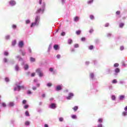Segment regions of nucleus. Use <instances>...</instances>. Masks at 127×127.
<instances>
[{
    "mask_svg": "<svg viewBox=\"0 0 127 127\" xmlns=\"http://www.w3.org/2000/svg\"><path fill=\"white\" fill-rule=\"evenodd\" d=\"M39 19H40V17L39 16H36L35 18V22L31 23V27H33L34 25H38L39 24Z\"/></svg>",
    "mask_w": 127,
    "mask_h": 127,
    "instance_id": "f257e3e1",
    "label": "nucleus"
},
{
    "mask_svg": "<svg viewBox=\"0 0 127 127\" xmlns=\"http://www.w3.org/2000/svg\"><path fill=\"white\" fill-rule=\"evenodd\" d=\"M44 9H45V4H43L42 9L40 8L37 10L36 13H40V12H42V13H43Z\"/></svg>",
    "mask_w": 127,
    "mask_h": 127,
    "instance_id": "f03ea898",
    "label": "nucleus"
},
{
    "mask_svg": "<svg viewBox=\"0 0 127 127\" xmlns=\"http://www.w3.org/2000/svg\"><path fill=\"white\" fill-rule=\"evenodd\" d=\"M36 72L39 74L40 77H42L43 76V73L41 72L40 69L38 68L36 69Z\"/></svg>",
    "mask_w": 127,
    "mask_h": 127,
    "instance_id": "7ed1b4c3",
    "label": "nucleus"
},
{
    "mask_svg": "<svg viewBox=\"0 0 127 127\" xmlns=\"http://www.w3.org/2000/svg\"><path fill=\"white\" fill-rule=\"evenodd\" d=\"M74 96V94L72 93H70L68 94V96L66 97L67 100H71L72 97Z\"/></svg>",
    "mask_w": 127,
    "mask_h": 127,
    "instance_id": "20e7f679",
    "label": "nucleus"
},
{
    "mask_svg": "<svg viewBox=\"0 0 127 127\" xmlns=\"http://www.w3.org/2000/svg\"><path fill=\"white\" fill-rule=\"evenodd\" d=\"M23 45H24L23 41H21L19 42V44H18L19 47H20L21 48L23 47Z\"/></svg>",
    "mask_w": 127,
    "mask_h": 127,
    "instance_id": "39448f33",
    "label": "nucleus"
},
{
    "mask_svg": "<svg viewBox=\"0 0 127 127\" xmlns=\"http://www.w3.org/2000/svg\"><path fill=\"white\" fill-rule=\"evenodd\" d=\"M51 109H56V104L55 103H52L50 105Z\"/></svg>",
    "mask_w": 127,
    "mask_h": 127,
    "instance_id": "423d86ee",
    "label": "nucleus"
},
{
    "mask_svg": "<svg viewBox=\"0 0 127 127\" xmlns=\"http://www.w3.org/2000/svg\"><path fill=\"white\" fill-rule=\"evenodd\" d=\"M56 90L57 91H60L62 90V87H61V85H58L56 88Z\"/></svg>",
    "mask_w": 127,
    "mask_h": 127,
    "instance_id": "0eeeda50",
    "label": "nucleus"
},
{
    "mask_svg": "<svg viewBox=\"0 0 127 127\" xmlns=\"http://www.w3.org/2000/svg\"><path fill=\"white\" fill-rule=\"evenodd\" d=\"M54 49L55 50H59V46L58 45H55L54 46Z\"/></svg>",
    "mask_w": 127,
    "mask_h": 127,
    "instance_id": "6e6552de",
    "label": "nucleus"
},
{
    "mask_svg": "<svg viewBox=\"0 0 127 127\" xmlns=\"http://www.w3.org/2000/svg\"><path fill=\"white\" fill-rule=\"evenodd\" d=\"M18 91H20V89H24V86H17Z\"/></svg>",
    "mask_w": 127,
    "mask_h": 127,
    "instance_id": "1a4fd4ad",
    "label": "nucleus"
},
{
    "mask_svg": "<svg viewBox=\"0 0 127 127\" xmlns=\"http://www.w3.org/2000/svg\"><path fill=\"white\" fill-rule=\"evenodd\" d=\"M9 3L11 5H15V1L11 0V1H9Z\"/></svg>",
    "mask_w": 127,
    "mask_h": 127,
    "instance_id": "9d476101",
    "label": "nucleus"
},
{
    "mask_svg": "<svg viewBox=\"0 0 127 127\" xmlns=\"http://www.w3.org/2000/svg\"><path fill=\"white\" fill-rule=\"evenodd\" d=\"M9 107H13L14 106V103L13 102H9L8 104Z\"/></svg>",
    "mask_w": 127,
    "mask_h": 127,
    "instance_id": "9b49d317",
    "label": "nucleus"
},
{
    "mask_svg": "<svg viewBox=\"0 0 127 127\" xmlns=\"http://www.w3.org/2000/svg\"><path fill=\"white\" fill-rule=\"evenodd\" d=\"M74 21H79V17L76 16L74 17Z\"/></svg>",
    "mask_w": 127,
    "mask_h": 127,
    "instance_id": "f8f14e48",
    "label": "nucleus"
},
{
    "mask_svg": "<svg viewBox=\"0 0 127 127\" xmlns=\"http://www.w3.org/2000/svg\"><path fill=\"white\" fill-rule=\"evenodd\" d=\"M15 70H16V71H18L19 70V66L18 65H16L15 66Z\"/></svg>",
    "mask_w": 127,
    "mask_h": 127,
    "instance_id": "ddd939ff",
    "label": "nucleus"
},
{
    "mask_svg": "<svg viewBox=\"0 0 127 127\" xmlns=\"http://www.w3.org/2000/svg\"><path fill=\"white\" fill-rule=\"evenodd\" d=\"M68 44H72V43H73V40H72L71 39H69L68 40Z\"/></svg>",
    "mask_w": 127,
    "mask_h": 127,
    "instance_id": "4468645a",
    "label": "nucleus"
},
{
    "mask_svg": "<svg viewBox=\"0 0 127 127\" xmlns=\"http://www.w3.org/2000/svg\"><path fill=\"white\" fill-rule=\"evenodd\" d=\"M30 60L31 62H35V61H36L35 59H34V58H32V57H31L30 58Z\"/></svg>",
    "mask_w": 127,
    "mask_h": 127,
    "instance_id": "2eb2a0df",
    "label": "nucleus"
},
{
    "mask_svg": "<svg viewBox=\"0 0 127 127\" xmlns=\"http://www.w3.org/2000/svg\"><path fill=\"white\" fill-rule=\"evenodd\" d=\"M124 99H125V96L124 95H121L120 96V100L121 101H123V100H124Z\"/></svg>",
    "mask_w": 127,
    "mask_h": 127,
    "instance_id": "dca6fc26",
    "label": "nucleus"
},
{
    "mask_svg": "<svg viewBox=\"0 0 127 127\" xmlns=\"http://www.w3.org/2000/svg\"><path fill=\"white\" fill-rule=\"evenodd\" d=\"M75 33L77 34V35H80L81 34V30L76 31Z\"/></svg>",
    "mask_w": 127,
    "mask_h": 127,
    "instance_id": "f3484780",
    "label": "nucleus"
},
{
    "mask_svg": "<svg viewBox=\"0 0 127 127\" xmlns=\"http://www.w3.org/2000/svg\"><path fill=\"white\" fill-rule=\"evenodd\" d=\"M24 68L25 70H27V69L29 68L28 64H25L24 66Z\"/></svg>",
    "mask_w": 127,
    "mask_h": 127,
    "instance_id": "a211bd4d",
    "label": "nucleus"
},
{
    "mask_svg": "<svg viewBox=\"0 0 127 127\" xmlns=\"http://www.w3.org/2000/svg\"><path fill=\"white\" fill-rule=\"evenodd\" d=\"M72 109L74 112H76L78 110V106H74Z\"/></svg>",
    "mask_w": 127,
    "mask_h": 127,
    "instance_id": "6ab92c4d",
    "label": "nucleus"
},
{
    "mask_svg": "<svg viewBox=\"0 0 127 127\" xmlns=\"http://www.w3.org/2000/svg\"><path fill=\"white\" fill-rule=\"evenodd\" d=\"M90 78H91V79L94 78V73H90Z\"/></svg>",
    "mask_w": 127,
    "mask_h": 127,
    "instance_id": "aec40b11",
    "label": "nucleus"
},
{
    "mask_svg": "<svg viewBox=\"0 0 127 127\" xmlns=\"http://www.w3.org/2000/svg\"><path fill=\"white\" fill-rule=\"evenodd\" d=\"M15 44H16V41H15V40L13 41L12 42V46H14V45H15Z\"/></svg>",
    "mask_w": 127,
    "mask_h": 127,
    "instance_id": "412c9836",
    "label": "nucleus"
},
{
    "mask_svg": "<svg viewBox=\"0 0 127 127\" xmlns=\"http://www.w3.org/2000/svg\"><path fill=\"white\" fill-rule=\"evenodd\" d=\"M88 48L90 50H93V49H94V46H93V45H91L88 47Z\"/></svg>",
    "mask_w": 127,
    "mask_h": 127,
    "instance_id": "4be33fe9",
    "label": "nucleus"
},
{
    "mask_svg": "<svg viewBox=\"0 0 127 127\" xmlns=\"http://www.w3.org/2000/svg\"><path fill=\"white\" fill-rule=\"evenodd\" d=\"M1 106L3 107V108H5V107H6V104H5V103L3 102L1 104Z\"/></svg>",
    "mask_w": 127,
    "mask_h": 127,
    "instance_id": "5701e85b",
    "label": "nucleus"
},
{
    "mask_svg": "<svg viewBox=\"0 0 127 127\" xmlns=\"http://www.w3.org/2000/svg\"><path fill=\"white\" fill-rule=\"evenodd\" d=\"M124 25H125V24L123 23H121L120 24V27L122 28L124 27Z\"/></svg>",
    "mask_w": 127,
    "mask_h": 127,
    "instance_id": "b1692460",
    "label": "nucleus"
},
{
    "mask_svg": "<svg viewBox=\"0 0 127 127\" xmlns=\"http://www.w3.org/2000/svg\"><path fill=\"white\" fill-rule=\"evenodd\" d=\"M25 116H26V117H29V113L28 111L25 112Z\"/></svg>",
    "mask_w": 127,
    "mask_h": 127,
    "instance_id": "393cba45",
    "label": "nucleus"
},
{
    "mask_svg": "<svg viewBox=\"0 0 127 127\" xmlns=\"http://www.w3.org/2000/svg\"><path fill=\"white\" fill-rule=\"evenodd\" d=\"M115 72H116V73H119L120 72V68H117L115 69Z\"/></svg>",
    "mask_w": 127,
    "mask_h": 127,
    "instance_id": "a878e982",
    "label": "nucleus"
},
{
    "mask_svg": "<svg viewBox=\"0 0 127 127\" xmlns=\"http://www.w3.org/2000/svg\"><path fill=\"white\" fill-rule=\"evenodd\" d=\"M47 86L48 87H51L52 86V83H48L47 84Z\"/></svg>",
    "mask_w": 127,
    "mask_h": 127,
    "instance_id": "bb28decb",
    "label": "nucleus"
},
{
    "mask_svg": "<svg viewBox=\"0 0 127 127\" xmlns=\"http://www.w3.org/2000/svg\"><path fill=\"white\" fill-rule=\"evenodd\" d=\"M3 62H4V63H7V59H6V58H4V59H3Z\"/></svg>",
    "mask_w": 127,
    "mask_h": 127,
    "instance_id": "cd10ccee",
    "label": "nucleus"
},
{
    "mask_svg": "<svg viewBox=\"0 0 127 127\" xmlns=\"http://www.w3.org/2000/svg\"><path fill=\"white\" fill-rule=\"evenodd\" d=\"M71 118L72 119H77V116H76V115H72Z\"/></svg>",
    "mask_w": 127,
    "mask_h": 127,
    "instance_id": "c85d7f7f",
    "label": "nucleus"
},
{
    "mask_svg": "<svg viewBox=\"0 0 127 127\" xmlns=\"http://www.w3.org/2000/svg\"><path fill=\"white\" fill-rule=\"evenodd\" d=\"M111 98L113 101H115V100H116V96L115 95H112Z\"/></svg>",
    "mask_w": 127,
    "mask_h": 127,
    "instance_id": "c756f323",
    "label": "nucleus"
},
{
    "mask_svg": "<svg viewBox=\"0 0 127 127\" xmlns=\"http://www.w3.org/2000/svg\"><path fill=\"white\" fill-rule=\"evenodd\" d=\"M116 14L117 15H119L120 14H121V11H117L116 12Z\"/></svg>",
    "mask_w": 127,
    "mask_h": 127,
    "instance_id": "7c9ffc66",
    "label": "nucleus"
},
{
    "mask_svg": "<svg viewBox=\"0 0 127 127\" xmlns=\"http://www.w3.org/2000/svg\"><path fill=\"white\" fill-rule=\"evenodd\" d=\"M30 124V123L29 122H28V121H27V122H26L25 123V126H29Z\"/></svg>",
    "mask_w": 127,
    "mask_h": 127,
    "instance_id": "2f4dec72",
    "label": "nucleus"
},
{
    "mask_svg": "<svg viewBox=\"0 0 127 127\" xmlns=\"http://www.w3.org/2000/svg\"><path fill=\"white\" fill-rule=\"evenodd\" d=\"M29 107V106L28 105H26L24 106V109H28Z\"/></svg>",
    "mask_w": 127,
    "mask_h": 127,
    "instance_id": "473e14b6",
    "label": "nucleus"
},
{
    "mask_svg": "<svg viewBox=\"0 0 127 127\" xmlns=\"http://www.w3.org/2000/svg\"><path fill=\"white\" fill-rule=\"evenodd\" d=\"M21 53H22V56H25V54H26V53L24 51H22Z\"/></svg>",
    "mask_w": 127,
    "mask_h": 127,
    "instance_id": "72a5a7b5",
    "label": "nucleus"
},
{
    "mask_svg": "<svg viewBox=\"0 0 127 127\" xmlns=\"http://www.w3.org/2000/svg\"><path fill=\"white\" fill-rule=\"evenodd\" d=\"M27 103V101H26V100H23V101H22V104L23 105H25V104H26Z\"/></svg>",
    "mask_w": 127,
    "mask_h": 127,
    "instance_id": "f704fd0d",
    "label": "nucleus"
},
{
    "mask_svg": "<svg viewBox=\"0 0 127 127\" xmlns=\"http://www.w3.org/2000/svg\"><path fill=\"white\" fill-rule=\"evenodd\" d=\"M59 121L60 122H63V121H64V119H63V118L61 117L60 118H59Z\"/></svg>",
    "mask_w": 127,
    "mask_h": 127,
    "instance_id": "c9c22d12",
    "label": "nucleus"
},
{
    "mask_svg": "<svg viewBox=\"0 0 127 127\" xmlns=\"http://www.w3.org/2000/svg\"><path fill=\"white\" fill-rule=\"evenodd\" d=\"M93 31H94V29H90L89 32V33H93Z\"/></svg>",
    "mask_w": 127,
    "mask_h": 127,
    "instance_id": "e433bc0d",
    "label": "nucleus"
},
{
    "mask_svg": "<svg viewBox=\"0 0 127 127\" xmlns=\"http://www.w3.org/2000/svg\"><path fill=\"white\" fill-rule=\"evenodd\" d=\"M74 47H75V48H78V47H79V44H75Z\"/></svg>",
    "mask_w": 127,
    "mask_h": 127,
    "instance_id": "4c0bfd02",
    "label": "nucleus"
},
{
    "mask_svg": "<svg viewBox=\"0 0 127 127\" xmlns=\"http://www.w3.org/2000/svg\"><path fill=\"white\" fill-rule=\"evenodd\" d=\"M49 71H50L51 72H53V71H54V69L53 67H51L49 69Z\"/></svg>",
    "mask_w": 127,
    "mask_h": 127,
    "instance_id": "58836bf2",
    "label": "nucleus"
},
{
    "mask_svg": "<svg viewBox=\"0 0 127 127\" xmlns=\"http://www.w3.org/2000/svg\"><path fill=\"white\" fill-rule=\"evenodd\" d=\"M90 18L91 19H94V18H95V17H94V15H91L90 16Z\"/></svg>",
    "mask_w": 127,
    "mask_h": 127,
    "instance_id": "ea45409f",
    "label": "nucleus"
},
{
    "mask_svg": "<svg viewBox=\"0 0 127 127\" xmlns=\"http://www.w3.org/2000/svg\"><path fill=\"white\" fill-rule=\"evenodd\" d=\"M114 67H119V64L116 63L114 64Z\"/></svg>",
    "mask_w": 127,
    "mask_h": 127,
    "instance_id": "a19ab883",
    "label": "nucleus"
},
{
    "mask_svg": "<svg viewBox=\"0 0 127 127\" xmlns=\"http://www.w3.org/2000/svg\"><path fill=\"white\" fill-rule=\"evenodd\" d=\"M127 113L126 112H123L122 114L123 116H126L127 115Z\"/></svg>",
    "mask_w": 127,
    "mask_h": 127,
    "instance_id": "79ce46f5",
    "label": "nucleus"
},
{
    "mask_svg": "<svg viewBox=\"0 0 127 127\" xmlns=\"http://www.w3.org/2000/svg\"><path fill=\"white\" fill-rule=\"evenodd\" d=\"M98 122H99V123H103V119H99L98 120Z\"/></svg>",
    "mask_w": 127,
    "mask_h": 127,
    "instance_id": "37998d69",
    "label": "nucleus"
},
{
    "mask_svg": "<svg viewBox=\"0 0 127 127\" xmlns=\"http://www.w3.org/2000/svg\"><path fill=\"white\" fill-rule=\"evenodd\" d=\"M5 81L6 82H9V79H8V78L5 77Z\"/></svg>",
    "mask_w": 127,
    "mask_h": 127,
    "instance_id": "c03bdc74",
    "label": "nucleus"
},
{
    "mask_svg": "<svg viewBox=\"0 0 127 127\" xmlns=\"http://www.w3.org/2000/svg\"><path fill=\"white\" fill-rule=\"evenodd\" d=\"M61 58V56L60 55H57V58L58 59H60Z\"/></svg>",
    "mask_w": 127,
    "mask_h": 127,
    "instance_id": "a18cd8bd",
    "label": "nucleus"
},
{
    "mask_svg": "<svg viewBox=\"0 0 127 127\" xmlns=\"http://www.w3.org/2000/svg\"><path fill=\"white\" fill-rule=\"evenodd\" d=\"M112 83H113V84H116V83H117V80L114 79V80L112 81Z\"/></svg>",
    "mask_w": 127,
    "mask_h": 127,
    "instance_id": "49530a36",
    "label": "nucleus"
},
{
    "mask_svg": "<svg viewBox=\"0 0 127 127\" xmlns=\"http://www.w3.org/2000/svg\"><path fill=\"white\" fill-rule=\"evenodd\" d=\"M4 55H5V56H7L8 55V53L4 52Z\"/></svg>",
    "mask_w": 127,
    "mask_h": 127,
    "instance_id": "de8ad7c7",
    "label": "nucleus"
},
{
    "mask_svg": "<svg viewBox=\"0 0 127 127\" xmlns=\"http://www.w3.org/2000/svg\"><path fill=\"white\" fill-rule=\"evenodd\" d=\"M26 24H28V23H30V21L29 20H27L26 21Z\"/></svg>",
    "mask_w": 127,
    "mask_h": 127,
    "instance_id": "09e8293b",
    "label": "nucleus"
},
{
    "mask_svg": "<svg viewBox=\"0 0 127 127\" xmlns=\"http://www.w3.org/2000/svg\"><path fill=\"white\" fill-rule=\"evenodd\" d=\"M12 28H13V29H15V28H16V25H13Z\"/></svg>",
    "mask_w": 127,
    "mask_h": 127,
    "instance_id": "8fccbe9b",
    "label": "nucleus"
},
{
    "mask_svg": "<svg viewBox=\"0 0 127 127\" xmlns=\"http://www.w3.org/2000/svg\"><path fill=\"white\" fill-rule=\"evenodd\" d=\"M85 40H86V38H85V37H82L81 38V41H85Z\"/></svg>",
    "mask_w": 127,
    "mask_h": 127,
    "instance_id": "3c124183",
    "label": "nucleus"
},
{
    "mask_svg": "<svg viewBox=\"0 0 127 127\" xmlns=\"http://www.w3.org/2000/svg\"><path fill=\"white\" fill-rule=\"evenodd\" d=\"M109 25V23H107L105 24V27H108Z\"/></svg>",
    "mask_w": 127,
    "mask_h": 127,
    "instance_id": "603ef678",
    "label": "nucleus"
},
{
    "mask_svg": "<svg viewBox=\"0 0 127 127\" xmlns=\"http://www.w3.org/2000/svg\"><path fill=\"white\" fill-rule=\"evenodd\" d=\"M37 88L36 87H32V90H33L34 91H36V90H37Z\"/></svg>",
    "mask_w": 127,
    "mask_h": 127,
    "instance_id": "864d4df0",
    "label": "nucleus"
},
{
    "mask_svg": "<svg viewBox=\"0 0 127 127\" xmlns=\"http://www.w3.org/2000/svg\"><path fill=\"white\" fill-rule=\"evenodd\" d=\"M28 51L30 52V53H31L32 51H31V49L30 48H28Z\"/></svg>",
    "mask_w": 127,
    "mask_h": 127,
    "instance_id": "5fc2aeb1",
    "label": "nucleus"
},
{
    "mask_svg": "<svg viewBox=\"0 0 127 127\" xmlns=\"http://www.w3.org/2000/svg\"><path fill=\"white\" fill-rule=\"evenodd\" d=\"M35 76V73L33 72L31 74V77H34Z\"/></svg>",
    "mask_w": 127,
    "mask_h": 127,
    "instance_id": "6e6d98bb",
    "label": "nucleus"
},
{
    "mask_svg": "<svg viewBox=\"0 0 127 127\" xmlns=\"http://www.w3.org/2000/svg\"><path fill=\"white\" fill-rule=\"evenodd\" d=\"M65 34V32H63L62 33L61 35L62 36H64Z\"/></svg>",
    "mask_w": 127,
    "mask_h": 127,
    "instance_id": "4d7b16f0",
    "label": "nucleus"
},
{
    "mask_svg": "<svg viewBox=\"0 0 127 127\" xmlns=\"http://www.w3.org/2000/svg\"><path fill=\"white\" fill-rule=\"evenodd\" d=\"M93 0H90L88 1V3H92L93 2Z\"/></svg>",
    "mask_w": 127,
    "mask_h": 127,
    "instance_id": "13d9d810",
    "label": "nucleus"
},
{
    "mask_svg": "<svg viewBox=\"0 0 127 127\" xmlns=\"http://www.w3.org/2000/svg\"><path fill=\"white\" fill-rule=\"evenodd\" d=\"M97 127H103V125H102V124H99V125L97 126Z\"/></svg>",
    "mask_w": 127,
    "mask_h": 127,
    "instance_id": "bf43d9fd",
    "label": "nucleus"
},
{
    "mask_svg": "<svg viewBox=\"0 0 127 127\" xmlns=\"http://www.w3.org/2000/svg\"><path fill=\"white\" fill-rule=\"evenodd\" d=\"M32 93V92H31V91H27V94H28V95H29V94H31Z\"/></svg>",
    "mask_w": 127,
    "mask_h": 127,
    "instance_id": "052dcab7",
    "label": "nucleus"
},
{
    "mask_svg": "<svg viewBox=\"0 0 127 127\" xmlns=\"http://www.w3.org/2000/svg\"><path fill=\"white\" fill-rule=\"evenodd\" d=\"M5 39H9V36H6V37H5Z\"/></svg>",
    "mask_w": 127,
    "mask_h": 127,
    "instance_id": "680f3d73",
    "label": "nucleus"
},
{
    "mask_svg": "<svg viewBox=\"0 0 127 127\" xmlns=\"http://www.w3.org/2000/svg\"><path fill=\"white\" fill-rule=\"evenodd\" d=\"M36 86H37V87H38H38H40V84H39V83H38L37 84Z\"/></svg>",
    "mask_w": 127,
    "mask_h": 127,
    "instance_id": "e2e57ef3",
    "label": "nucleus"
},
{
    "mask_svg": "<svg viewBox=\"0 0 127 127\" xmlns=\"http://www.w3.org/2000/svg\"><path fill=\"white\" fill-rule=\"evenodd\" d=\"M107 36H108V37H110L112 36V34L109 33V34H107Z\"/></svg>",
    "mask_w": 127,
    "mask_h": 127,
    "instance_id": "0e129e2a",
    "label": "nucleus"
},
{
    "mask_svg": "<svg viewBox=\"0 0 127 127\" xmlns=\"http://www.w3.org/2000/svg\"><path fill=\"white\" fill-rule=\"evenodd\" d=\"M120 50H124V47H123V46H121V47H120Z\"/></svg>",
    "mask_w": 127,
    "mask_h": 127,
    "instance_id": "69168bd1",
    "label": "nucleus"
},
{
    "mask_svg": "<svg viewBox=\"0 0 127 127\" xmlns=\"http://www.w3.org/2000/svg\"><path fill=\"white\" fill-rule=\"evenodd\" d=\"M17 89L18 90V89L17 88V87H15V88H14V91H17Z\"/></svg>",
    "mask_w": 127,
    "mask_h": 127,
    "instance_id": "338daca9",
    "label": "nucleus"
},
{
    "mask_svg": "<svg viewBox=\"0 0 127 127\" xmlns=\"http://www.w3.org/2000/svg\"><path fill=\"white\" fill-rule=\"evenodd\" d=\"M45 127H49L48 126V125L45 124Z\"/></svg>",
    "mask_w": 127,
    "mask_h": 127,
    "instance_id": "774afa93",
    "label": "nucleus"
}]
</instances>
